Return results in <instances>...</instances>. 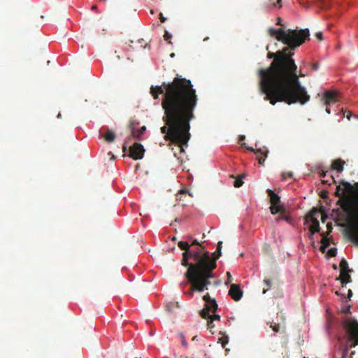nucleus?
<instances>
[{
	"mask_svg": "<svg viewBox=\"0 0 358 358\" xmlns=\"http://www.w3.org/2000/svg\"><path fill=\"white\" fill-rule=\"evenodd\" d=\"M171 37H172V35L169 32L166 31L164 33V40L169 41Z\"/></svg>",
	"mask_w": 358,
	"mask_h": 358,
	"instance_id": "473e14b6",
	"label": "nucleus"
},
{
	"mask_svg": "<svg viewBox=\"0 0 358 358\" xmlns=\"http://www.w3.org/2000/svg\"><path fill=\"white\" fill-rule=\"evenodd\" d=\"M222 241H219L217 243V250H222Z\"/></svg>",
	"mask_w": 358,
	"mask_h": 358,
	"instance_id": "ea45409f",
	"label": "nucleus"
},
{
	"mask_svg": "<svg viewBox=\"0 0 358 358\" xmlns=\"http://www.w3.org/2000/svg\"><path fill=\"white\" fill-rule=\"evenodd\" d=\"M180 341H181V343L182 345L187 348V341H185V336L183 334H180Z\"/></svg>",
	"mask_w": 358,
	"mask_h": 358,
	"instance_id": "7c9ffc66",
	"label": "nucleus"
},
{
	"mask_svg": "<svg viewBox=\"0 0 358 358\" xmlns=\"http://www.w3.org/2000/svg\"><path fill=\"white\" fill-rule=\"evenodd\" d=\"M315 36L316 38L319 40V41H322L323 39V37H322V33L319 31V32H317L315 34Z\"/></svg>",
	"mask_w": 358,
	"mask_h": 358,
	"instance_id": "c9c22d12",
	"label": "nucleus"
},
{
	"mask_svg": "<svg viewBox=\"0 0 358 358\" xmlns=\"http://www.w3.org/2000/svg\"><path fill=\"white\" fill-rule=\"evenodd\" d=\"M139 124L138 122H136L134 120H131L129 122V127L131 131V136L138 140H141V136L146 130V127L143 126L140 129L137 128V126Z\"/></svg>",
	"mask_w": 358,
	"mask_h": 358,
	"instance_id": "ddd939ff",
	"label": "nucleus"
},
{
	"mask_svg": "<svg viewBox=\"0 0 358 358\" xmlns=\"http://www.w3.org/2000/svg\"><path fill=\"white\" fill-rule=\"evenodd\" d=\"M194 340H196V336L192 338V341H194Z\"/></svg>",
	"mask_w": 358,
	"mask_h": 358,
	"instance_id": "0e129e2a",
	"label": "nucleus"
},
{
	"mask_svg": "<svg viewBox=\"0 0 358 358\" xmlns=\"http://www.w3.org/2000/svg\"><path fill=\"white\" fill-rule=\"evenodd\" d=\"M190 245V248L191 247H193V246H196V248L197 247H203L201 243H199V241L197 240H194Z\"/></svg>",
	"mask_w": 358,
	"mask_h": 358,
	"instance_id": "2f4dec72",
	"label": "nucleus"
},
{
	"mask_svg": "<svg viewBox=\"0 0 358 358\" xmlns=\"http://www.w3.org/2000/svg\"><path fill=\"white\" fill-rule=\"evenodd\" d=\"M269 34L275 36L276 39L294 50L301 45L306 40H310V32L308 29L284 30L282 29H275L270 28Z\"/></svg>",
	"mask_w": 358,
	"mask_h": 358,
	"instance_id": "0eeeda50",
	"label": "nucleus"
},
{
	"mask_svg": "<svg viewBox=\"0 0 358 358\" xmlns=\"http://www.w3.org/2000/svg\"><path fill=\"white\" fill-rule=\"evenodd\" d=\"M245 138V136H239V141H244Z\"/></svg>",
	"mask_w": 358,
	"mask_h": 358,
	"instance_id": "de8ad7c7",
	"label": "nucleus"
},
{
	"mask_svg": "<svg viewBox=\"0 0 358 358\" xmlns=\"http://www.w3.org/2000/svg\"><path fill=\"white\" fill-rule=\"evenodd\" d=\"M336 294H337L338 296H339V295H341V292H340L336 291Z\"/></svg>",
	"mask_w": 358,
	"mask_h": 358,
	"instance_id": "4d7b16f0",
	"label": "nucleus"
},
{
	"mask_svg": "<svg viewBox=\"0 0 358 358\" xmlns=\"http://www.w3.org/2000/svg\"><path fill=\"white\" fill-rule=\"evenodd\" d=\"M266 192L270 197L271 206L269 208L271 214L275 215L277 213H284L285 208L282 205L280 204V196H278L270 189H268Z\"/></svg>",
	"mask_w": 358,
	"mask_h": 358,
	"instance_id": "9d476101",
	"label": "nucleus"
},
{
	"mask_svg": "<svg viewBox=\"0 0 358 358\" xmlns=\"http://www.w3.org/2000/svg\"><path fill=\"white\" fill-rule=\"evenodd\" d=\"M277 20H278L277 24L282 25L280 23L281 19L280 17H278Z\"/></svg>",
	"mask_w": 358,
	"mask_h": 358,
	"instance_id": "09e8293b",
	"label": "nucleus"
},
{
	"mask_svg": "<svg viewBox=\"0 0 358 358\" xmlns=\"http://www.w3.org/2000/svg\"><path fill=\"white\" fill-rule=\"evenodd\" d=\"M185 190H180V191L179 192V193H180V194H183V193H185Z\"/></svg>",
	"mask_w": 358,
	"mask_h": 358,
	"instance_id": "bf43d9fd",
	"label": "nucleus"
},
{
	"mask_svg": "<svg viewBox=\"0 0 358 358\" xmlns=\"http://www.w3.org/2000/svg\"><path fill=\"white\" fill-rule=\"evenodd\" d=\"M264 282L266 284V285L268 287V288H269L271 286V282L268 279H265L264 280Z\"/></svg>",
	"mask_w": 358,
	"mask_h": 358,
	"instance_id": "4c0bfd02",
	"label": "nucleus"
},
{
	"mask_svg": "<svg viewBox=\"0 0 358 358\" xmlns=\"http://www.w3.org/2000/svg\"><path fill=\"white\" fill-rule=\"evenodd\" d=\"M208 329H212L214 327L213 322L208 319L207 323Z\"/></svg>",
	"mask_w": 358,
	"mask_h": 358,
	"instance_id": "e433bc0d",
	"label": "nucleus"
},
{
	"mask_svg": "<svg viewBox=\"0 0 358 358\" xmlns=\"http://www.w3.org/2000/svg\"><path fill=\"white\" fill-rule=\"evenodd\" d=\"M227 281L226 282V284L227 285L231 282L232 276L229 272L227 273Z\"/></svg>",
	"mask_w": 358,
	"mask_h": 358,
	"instance_id": "72a5a7b5",
	"label": "nucleus"
},
{
	"mask_svg": "<svg viewBox=\"0 0 358 358\" xmlns=\"http://www.w3.org/2000/svg\"><path fill=\"white\" fill-rule=\"evenodd\" d=\"M193 117V113H164L162 117L165 125L161 132L165 134V140L178 144L181 151L190 138L189 121Z\"/></svg>",
	"mask_w": 358,
	"mask_h": 358,
	"instance_id": "7ed1b4c3",
	"label": "nucleus"
},
{
	"mask_svg": "<svg viewBox=\"0 0 358 358\" xmlns=\"http://www.w3.org/2000/svg\"><path fill=\"white\" fill-rule=\"evenodd\" d=\"M96 6H92V9H96Z\"/></svg>",
	"mask_w": 358,
	"mask_h": 358,
	"instance_id": "69168bd1",
	"label": "nucleus"
},
{
	"mask_svg": "<svg viewBox=\"0 0 358 358\" xmlns=\"http://www.w3.org/2000/svg\"><path fill=\"white\" fill-rule=\"evenodd\" d=\"M221 256V250H217L213 253V257L209 255V259L210 261L214 260L216 263V260Z\"/></svg>",
	"mask_w": 358,
	"mask_h": 358,
	"instance_id": "393cba45",
	"label": "nucleus"
},
{
	"mask_svg": "<svg viewBox=\"0 0 358 358\" xmlns=\"http://www.w3.org/2000/svg\"><path fill=\"white\" fill-rule=\"evenodd\" d=\"M327 229H328V232L330 233L332 230V227L330 224H327Z\"/></svg>",
	"mask_w": 358,
	"mask_h": 358,
	"instance_id": "49530a36",
	"label": "nucleus"
},
{
	"mask_svg": "<svg viewBox=\"0 0 358 358\" xmlns=\"http://www.w3.org/2000/svg\"><path fill=\"white\" fill-rule=\"evenodd\" d=\"M288 176H289V178H292V173H288Z\"/></svg>",
	"mask_w": 358,
	"mask_h": 358,
	"instance_id": "13d9d810",
	"label": "nucleus"
},
{
	"mask_svg": "<svg viewBox=\"0 0 358 358\" xmlns=\"http://www.w3.org/2000/svg\"><path fill=\"white\" fill-rule=\"evenodd\" d=\"M206 302L205 307L201 310L200 315L202 318H207L210 316V312L215 313L217 309V303L215 299L211 298L208 293L203 296Z\"/></svg>",
	"mask_w": 358,
	"mask_h": 358,
	"instance_id": "9b49d317",
	"label": "nucleus"
},
{
	"mask_svg": "<svg viewBox=\"0 0 358 358\" xmlns=\"http://www.w3.org/2000/svg\"><path fill=\"white\" fill-rule=\"evenodd\" d=\"M343 164L344 162L341 159H338L333 162L331 167L333 169L336 170L338 173H341L343 170Z\"/></svg>",
	"mask_w": 358,
	"mask_h": 358,
	"instance_id": "aec40b11",
	"label": "nucleus"
},
{
	"mask_svg": "<svg viewBox=\"0 0 358 358\" xmlns=\"http://www.w3.org/2000/svg\"><path fill=\"white\" fill-rule=\"evenodd\" d=\"M312 68L313 70L316 71L318 69V64L315 63L312 65Z\"/></svg>",
	"mask_w": 358,
	"mask_h": 358,
	"instance_id": "37998d69",
	"label": "nucleus"
},
{
	"mask_svg": "<svg viewBox=\"0 0 358 358\" xmlns=\"http://www.w3.org/2000/svg\"><path fill=\"white\" fill-rule=\"evenodd\" d=\"M339 112L344 113V112H351V111H350V110H347L346 108H341L339 110Z\"/></svg>",
	"mask_w": 358,
	"mask_h": 358,
	"instance_id": "c03bdc74",
	"label": "nucleus"
},
{
	"mask_svg": "<svg viewBox=\"0 0 358 358\" xmlns=\"http://www.w3.org/2000/svg\"><path fill=\"white\" fill-rule=\"evenodd\" d=\"M229 295L236 301H239L243 296V292L237 284H231L229 290Z\"/></svg>",
	"mask_w": 358,
	"mask_h": 358,
	"instance_id": "2eb2a0df",
	"label": "nucleus"
},
{
	"mask_svg": "<svg viewBox=\"0 0 358 358\" xmlns=\"http://www.w3.org/2000/svg\"><path fill=\"white\" fill-rule=\"evenodd\" d=\"M247 149L255 152L257 157L259 164L263 166L265 159L268 156V151L267 148L266 147H263L262 148L255 150L252 147H248Z\"/></svg>",
	"mask_w": 358,
	"mask_h": 358,
	"instance_id": "4468645a",
	"label": "nucleus"
},
{
	"mask_svg": "<svg viewBox=\"0 0 358 358\" xmlns=\"http://www.w3.org/2000/svg\"><path fill=\"white\" fill-rule=\"evenodd\" d=\"M174 304L171 302L166 303V307L168 310L171 311L172 308H173Z\"/></svg>",
	"mask_w": 358,
	"mask_h": 358,
	"instance_id": "f704fd0d",
	"label": "nucleus"
},
{
	"mask_svg": "<svg viewBox=\"0 0 358 358\" xmlns=\"http://www.w3.org/2000/svg\"><path fill=\"white\" fill-rule=\"evenodd\" d=\"M350 312V307H348L347 309H345V313H348Z\"/></svg>",
	"mask_w": 358,
	"mask_h": 358,
	"instance_id": "864d4df0",
	"label": "nucleus"
},
{
	"mask_svg": "<svg viewBox=\"0 0 358 358\" xmlns=\"http://www.w3.org/2000/svg\"><path fill=\"white\" fill-rule=\"evenodd\" d=\"M322 238L321 240V243L322 245H327V248L329 245L330 241L329 239L324 236V234H322Z\"/></svg>",
	"mask_w": 358,
	"mask_h": 358,
	"instance_id": "cd10ccee",
	"label": "nucleus"
},
{
	"mask_svg": "<svg viewBox=\"0 0 358 358\" xmlns=\"http://www.w3.org/2000/svg\"><path fill=\"white\" fill-rule=\"evenodd\" d=\"M333 268H334V269H336V268H337L336 265V264H334V265H333Z\"/></svg>",
	"mask_w": 358,
	"mask_h": 358,
	"instance_id": "680f3d73",
	"label": "nucleus"
},
{
	"mask_svg": "<svg viewBox=\"0 0 358 358\" xmlns=\"http://www.w3.org/2000/svg\"><path fill=\"white\" fill-rule=\"evenodd\" d=\"M144 48H148V49H150V46L148 43H147L145 46H144Z\"/></svg>",
	"mask_w": 358,
	"mask_h": 358,
	"instance_id": "8fccbe9b",
	"label": "nucleus"
},
{
	"mask_svg": "<svg viewBox=\"0 0 358 358\" xmlns=\"http://www.w3.org/2000/svg\"><path fill=\"white\" fill-rule=\"evenodd\" d=\"M270 327L272 329V330L275 332H279L280 331V324L277 323H271L270 325Z\"/></svg>",
	"mask_w": 358,
	"mask_h": 358,
	"instance_id": "bb28decb",
	"label": "nucleus"
},
{
	"mask_svg": "<svg viewBox=\"0 0 358 358\" xmlns=\"http://www.w3.org/2000/svg\"><path fill=\"white\" fill-rule=\"evenodd\" d=\"M150 93L154 99L163 94L162 106L164 112H193L198 101L191 81L179 75L171 82L152 85Z\"/></svg>",
	"mask_w": 358,
	"mask_h": 358,
	"instance_id": "f03ea898",
	"label": "nucleus"
},
{
	"mask_svg": "<svg viewBox=\"0 0 358 358\" xmlns=\"http://www.w3.org/2000/svg\"><path fill=\"white\" fill-rule=\"evenodd\" d=\"M326 248H327V245H322L320 246V250L322 252H325Z\"/></svg>",
	"mask_w": 358,
	"mask_h": 358,
	"instance_id": "a19ab883",
	"label": "nucleus"
},
{
	"mask_svg": "<svg viewBox=\"0 0 358 358\" xmlns=\"http://www.w3.org/2000/svg\"><path fill=\"white\" fill-rule=\"evenodd\" d=\"M145 149L139 143H134L129 148V156L135 160L141 159L143 157Z\"/></svg>",
	"mask_w": 358,
	"mask_h": 358,
	"instance_id": "f8f14e48",
	"label": "nucleus"
},
{
	"mask_svg": "<svg viewBox=\"0 0 358 358\" xmlns=\"http://www.w3.org/2000/svg\"><path fill=\"white\" fill-rule=\"evenodd\" d=\"M281 1H282V0H277L276 3H273V7H276V6H278V8H280V7H281V4H280Z\"/></svg>",
	"mask_w": 358,
	"mask_h": 358,
	"instance_id": "58836bf2",
	"label": "nucleus"
},
{
	"mask_svg": "<svg viewBox=\"0 0 358 358\" xmlns=\"http://www.w3.org/2000/svg\"><path fill=\"white\" fill-rule=\"evenodd\" d=\"M60 117H61V113H58L57 117H58V118H60Z\"/></svg>",
	"mask_w": 358,
	"mask_h": 358,
	"instance_id": "052dcab7",
	"label": "nucleus"
},
{
	"mask_svg": "<svg viewBox=\"0 0 358 358\" xmlns=\"http://www.w3.org/2000/svg\"><path fill=\"white\" fill-rule=\"evenodd\" d=\"M102 137L106 141L111 143L115 141L116 136L113 130L107 129L106 133L105 134H102Z\"/></svg>",
	"mask_w": 358,
	"mask_h": 358,
	"instance_id": "6ab92c4d",
	"label": "nucleus"
},
{
	"mask_svg": "<svg viewBox=\"0 0 358 358\" xmlns=\"http://www.w3.org/2000/svg\"><path fill=\"white\" fill-rule=\"evenodd\" d=\"M178 246L183 250L181 264L185 267L190 268L195 266L197 268H204L206 266H216L215 261L209 259V252L204 247L190 248V245L187 241H179Z\"/></svg>",
	"mask_w": 358,
	"mask_h": 358,
	"instance_id": "39448f33",
	"label": "nucleus"
},
{
	"mask_svg": "<svg viewBox=\"0 0 358 358\" xmlns=\"http://www.w3.org/2000/svg\"><path fill=\"white\" fill-rule=\"evenodd\" d=\"M353 113H348V115H347V118L350 120V116L352 115Z\"/></svg>",
	"mask_w": 358,
	"mask_h": 358,
	"instance_id": "3c124183",
	"label": "nucleus"
},
{
	"mask_svg": "<svg viewBox=\"0 0 358 358\" xmlns=\"http://www.w3.org/2000/svg\"><path fill=\"white\" fill-rule=\"evenodd\" d=\"M312 224L310 227V231L311 234H314L316 232H320V223L316 218H312Z\"/></svg>",
	"mask_w": 358,
	"mask_h": 358,
	"instance_id": "a211bd4d",
	"label": "nucleus"
},
{
	"mask_svg": "<svg viewBox=\"0 0 358 358\" xmlns=\"http://www.w3.org/2000/svg\"><path fill=\"white\" fill-rule=\"evenodd\" d=\"M327 173H328V171H322L320 173V178L322 180V182L323 184H327L329 185H330L333 183H336V181L335 180L334 176L331 175L328 176Z\"/></svg>",
	"mask_w": 358,
	"mask_h": 358,
	"instance_id": "f3484780",
	"label": "nucleus"
},
{
	"mask_svg": "<svg viewBox=\"0 0 358 358\" xmlns=\"http://www.w3.org/2000/svg\"><path fill=\"white\" fill-rule=\"evenodd\" d=\"M215 268L213 264L200 268L195 266L188 268L185 276L191 285V289L184 294L192 297L194 292H202L208 289V287L211 285L210 279L213 278V271Z\"/></svg>",
	"mask_w": 358,
	"mask_h": 358,
	"instance_id": "423d86ee",
	"label": "nucleus"
},
{
	"mask_svg": "<svg viewBox=\"0 0 358 358\" xmlns=\"http://www.w3.org/2000/svg\"><path fill=\"white\" fill-rule=\"evenodd\" d=\"M266 291H267V289H263V292H263V294H265V293L266 292Z\"/></svg>",
	"mask_w": 358,
	"mask_h": 358,
	"instance_id": "e2e57ef3",
	"label": "nucleus"
},
{
	"mask_svg": "<svg viewBox=\"0 0 358 358\" xmlns=\"http://www.w3.org/2000/svg\"><path fill=\"white\" fill-rule=\"evenodd\" d=\"M243 178L242 177H240L238 178H236L234 182V186L235 187H240L243 185Z\"/></svg>",
	"mask_w": 358,
	"mask_h": 358,
	"instance_id": "a878e982",
	"label": "nucleus"
},
{
	"mask_svg": "<svg viewBox=\"0 0 358 358\" xmlns=\"http://www.w3.org/2000/svg\"><path fill=\"white\" fill-rule=\"evenodd\" d=\"M294 50L287 45L280 51L268 52V58H274L273 61L268 68L258 71L259 90L272 105L277 102L304 104L310 99L297 76Z\"/></svg>",
	"mask_w": 358,
	"mask_h": 358,
	"instance_id": "f257e3e1",
	"label": "nucleus"
},
{
	"mask_svg": "<svg viewBox=\"0 0 358 358\" xmlns=\"http://www.w3.org/2000/svg\"><path fill=\"white\" fill-rule=\"evenodd\" d=\"M343 326L347 335L346 343L350 348L355 347L358 344V322L352 318H345Z\"/></svg>",
	"mask_w": 358,
	"mask_h": 358,
	"instance_id": "6e6552de",
	"label": "nucleus"
},
{
	"mask_svg": "<svg viewBox=\"0 0 358 358\" xmlns=\"http://www.w3.org/2000/svg\"><path fill=\"white\" fill-rule=\"evenodd\" d=\"M335 196L338 197L337 204L346 212H348L353 220L357 222V226L351 233V240L358 245V182L354 185L342 180L336 186Z\"/></svg>",
	"mask_w": 358,
	"mask_h": 358,
	"instance_id": "20e7f679",
	"label": "nucleus"
},
{
	"mask_svg": "<svg viewBox=\"0 0 358 358\" xmlns=\"http://www.w3.org/2000/svg\"><path fill=\"white\" fill-rule=\"evenodd\" d=\"M352 270H348L345 271H340V275L337 278V280H339L341 281L342 287H345L346 284L352 281L351 276L350 275V273H351Z\"/></svg>",
	"mask_w": 358,
	"mask_h": 358,
	"instance_id": "dca6fc26",
	"label": "nucleus"
},
{
	"mask_svg": "<svg viewBox=\"0 0 358 358\" xmlns=\"http://www.w3.org/2000/svg\"><path fill=\"white\" fill-rule=\"evenodd\" d=\"M304 358H306V357H304Z\"/></svg>",
	"mask_w": 358,
	"mask_h": 358,
	"instance_id": "338daca9",
	"label": "nucleus"
},
{
	"mask_svg": "<svg viewBox=\"0 0 358 358\" xmlns=\"http://www.w3.org/2000/svg\"><path fill=\"white\" fill-rule=\"evenodd\" d=\"M297 76H298L299 78L300 76L301 77H304L305 76V75L303 73H301L299 75L297 74Z\"/></svg>",
	"mask_w": 358,
	"mask_h": 358,
	"instance_id": "603ef678",
	"label": "nucleus"
},
{
	"mask_svg": "<svg viewBox=\"0 0 358 358\" xmlns=\"http://www.w3.org/2000/svg\"><path fill=\"white\" fill-rule=\"evenodd\" d=\"M348 270H350L348 267V263L344 258H343L340 262V271H345Z\"/></svg>",
	"mask_w": 358,
	"mask_h": 358,
	"instance_id": "5701e85b",
	"label": "nucleus"
},
{
	"mask_svg": "<svg viewBox=\"0 0 358 358\" xmlns=\"http://www.w3.org/2000/svg\"><path fill=\"white\" fill-rule=\"evenodd\" d=\"M348 348H350L349 345H348V343H346V345L345 347L341 348L339 350V353L341 355V358H348Z\"/></svg>",
	"mask_w": 358,
	"mask_h": 358,
	"instance_id": "4be33fe9",
	"label": "nucleus"
},
{
	"mask_svg": "<svg viewBox=\"0 0 358 358\" xmlns=\"http://www.w3.org/2000/svg\"><path fill=\"white\" fill-rule=\"evenodd\" d=\"M206 319L210 320L211 321L214 322L216 320H217V321L220 320V317L218 315L213 314V315H210V316L208 317Z\"/></svg>",
	"mask_w": 358,
	"mask_h": 358,
	"instance_id": "c756f323",
	"label": "nucleus"
},
{
	"mask_svg": "<svg viewBox=\"0 0 358 358\" xmlns=\"http://www.w3.org/2000/svg\"><path fill=\"white\" fill-rule=\"evenodd\" d=\"M283 218H284L285 220H287V221H289V217H287V216H285Z\"/></svg>",
	"mask_w": 358,
	"mask_h": 358,
	"instance_id": "5fc2aeb1",
	"label": "nucleus"
},
{
	"mask_svg": "<svg viewBox=\"0 0 358 358\" xmlns=\"http://www.w3.org/2000/svg\"><path fill=\"white\" fill-rule=\"evenodd\" d=\"M160 20L162 22H164L166 21V18L162 15V14H160Z\"/></svg>",
	"mask_w": 358,
	"mask_h": 358,
	"instance_id": "a18cd8bd",
	"label": "nucleus"
},
{
	"mask_svg": "<svg viewBox=\"0 0 358 358\" xmlns=\"http://www.w3.org/2000/svg\"><path fill=\"white\" fill-rule=\"evenodd\" d=\"M330 0H318L317 6L322 8H327L329 7Z\"/></svg>",
	"mask_w": 358,
	"mask_h": 358,
	"instance_id": "b1692460",
	"label": "nucleus"
},
{
	"mask_svg": "<svg viewBox=\"0 0 358 358\" xmlns=\"http://www.w3.org/2000/svg\"><path fill=\"white\" fill-rule=\"evenodd\" d=\"M320 96V101L326 106L325 112L329 113L331 110H335L334 106H337L341 101V94L334 90H326Z\"/></svg>",
	"mask_w": 358,
	"mask_h": 358,
	"instance_id": "1a4fd4ad",
	"label": "nucleus"
},
{
	"mask_svg": "<svg viewBox=\"0 0 358 358\" xmlns=\"http://www.w3.org/2000/svg\"><path fill=\"white\" fill-rule=\"evenodd\" d=\"M352 296V290H351V289H349L348 290V297L349 299H350V297H351Z\"/></svg>",
	"mask_w": 358,
	"mask_h": 358,
	"instance_id": "79ce46f5",
	"label": "nucleus"
},
{
	"mask_svg": "<svg viewBox=\"0 0 358 358\" xmlns=\"http://www.w3.org/2000/svg\"><path fill=\"white\" fill-rule=\"evenodd\" d=\"M218 343L222 345V347L225 349L227 353L229 351V348H226L227 344L229 343V337L227 335L224 334L218 339Z\"/></svg>",
	"mask_w": 358,
	"mask_h": 358,
	"instance_id": "412c9836",
	"label": "nucleus"
},
{
	"mask_svg": "<svg viewBox=\"0 0 358 358\" xmlns=\"http://www.w3.org/2000/svg\"><path fill=\"white\" fill-rule=\"evenodd\" d=\"M126 149H127V147L125 145H124L123 148H122L123 151L124 152L126 150Z\"/></svg>",
	"mask_w": 358,
	"mask_h": 358,
	"instance_id": "6e6d98bb",
	"label": "nucleus"
},
{
	"mask_svg": "<svg viewBox=\"0 0 358 358\" xmlns=\"http://www.w3.org/2000/svg\"><path fill=\"white\" fill-rule=\"evenodd\" d=\"M336 253L337 250L335 248H331L327 251V255L331 257H335L336 255Z\"/></svg>",
	"mask_w": 358,
	"mask_h": 358,
	"instance_id": "c85d7f7f",
	"label": "nucleus"
}]
</instances>
